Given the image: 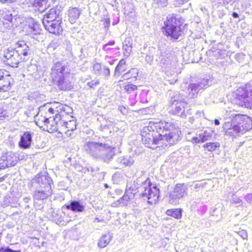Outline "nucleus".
Here are the masks:
<instances>
[{
  "label": "nucleus",
  "mask_w": 252,
  "mask_h": 252,
  "mask_svg": "<svg viewBox=\"0 0 252 252\" xmlns=\"http://www.w3.org/2000/svg\"><path fill=\"white\" fill-rule=\"evenodd\" d=\"M180 133L178 127L165 121H150L148 126L141 130L142 142L153 149L174 144L179 140Z\"/></svg>",
  "instance_id": "obj_1"
},
{
  "label": "nucleus",
  "mask_w": 252,
  "mask_h": 252,
  "mask_svg": "<svg viewBox=\"0 0 252 252\" xmlns=\"http://www.w3.org/2000/svg\"><path fill=\"white\" fill-rule=\"evenodd\" d=\"M125 191L126 193L132 194L133 197L137 192H140L141 196L146 198L148 203L151 205L156 204L159 196V188L156 184L152 183L149 178L142 182L139 187L134 183L127 184Z\"/></svg>",
  "instance_id": "obj_2"
},
{
  "label": "nucleus",
  "mask_w": 252,
  "mask_h": 252,
  "mask_svg": "<svg viewBox=\"0 0 252 252\" xmlns=\"http://www.w3.org/2000/svg\"><path fill=\"white\" fill-rule=\"evenodd\" d=\"M223 128L226 135L236 137L252 128V120L247 115L238 114L230 122H225Z\"/></svg>",
  "instance_id": "obj_3"
},
{
  "label": "nucleus",
  "mask_w": 252,
  "mask_h": 252,
  "mask_svg": "<svg viewBox=\"0 0 252 252\" xmlns=\"http://www.w3.org/2000/svg\"><path fill=\"white\" fill-rule=\"evenodd\" d=\"M70 71L69 65L61 62H55L52 67L50 77L60 90L66 91L72 89L69 79Z\"/></svg>",
  "instance_id": "obj_4"
},
{
  "label": "nucleus",
  "mask_w": 252,
  "mask_h": 252,
  "mask_svg": "<svg viewBox=\"0 0 252 252\" xmlns=\"http://www.w3.org/2000/svg\"><path fill=\"white\" fill-rule=\"evenodd\" d=\"M115 149L108 144L99 142H88L83 146V150L90 156L106 162L112 159Z\"/></svg>",
  "instance_id": "obj_5"
},
{
  "label": "nucleus",
  "mask_w": 252,
  "mask_h": 252,
  "mask_svg": "<svg viewBox=\"0 0 252 252\" xmlns=\"http://www.w3.org/2000/svg\"><path fill=\"white\" fill-rule=\"evenodd\" d=\"M164 24L163 29L167 36L177 39L182 35L183 31L180 27L179 17H177L175 14L168 15L164 22Z\"/></svg>",
  "instance_id": "obj_6"
},
{
  "label": "nucleus",
  "mask_w": 252,
  "mask_h": 252,
  "mask_svg": "<svg viewBox=\"0 0 252 252\" xmlns=\"http://www.w3.org/2000/svg\"><path fill=\"white\" fill-rule=\"evenodd\" d=\"M156 60L164 71L176 67V58L164 48L158 47L156 51Z\"/></svg>",
  "instance_id": "obj_7"
},
{
  "label": "nucleus",
  "mask_w": 252,
  "mask_h": 252,
  "mask_svg": "<svg viewBox=\"0 0 252 252\" xmlns=\"http://www.w3.org/2000/svg\"><path fill=\"white\" fill-rule=\"evenodd\" d=\"M209 82L208 79L204 78L197 83H192L189 85L185 83L182 85V88H187V91L185 92L182 90L179 94H180L187 100L194 98L197 96L200 90L209 86Z\"/></svg>",
  "instance_id": "obj_8"
},
{
  "label": "nucleus",
  "mask_w": 252,
  "mask_h": 252,
  "mask_svg": "<svg viewBox=\"0 0 252 252\" xmlns=\"http://www.w3.org/2000/svg\"><path fill=\"white\" fill-rule=\"evenodd\" d=\"M235 103L241 107L246 108L250 107V103L248 97H252V86L250 84H246L237 89L234 93Z\"/></svg>",
  "instance_id": "obj_9"
},
{
  "label": "nucleus",
  "mask_w": 252,
  "mask_h": 252,
  "mask_svg": "<svg viewBox=\"0 0 252 252\" xmlns=\"http://www.w3.org/2000/svg\"><path fill=\"white\" fill-rule=\"evenodd\" d=\"M171 107L172 108V112L174 115H177L183 117L185 116L184 113V106L185 104L188 103V100L183 96L177 92L172 96L170 100Z\"/></svg>",
  "instance_id": "obj_10"
},
{
  "label": "nucleus",
  "mask_w": 252,
  "mask_h": 252,
  "mask_svg": "<svg viewBox=\"0 0 252 252\" xmlns=\"http://www.w3.org/2000/svg\"><path fill=\"white\" fill-rule=\"evenodd\" d=\"M188 192V186L186 184H178L174 190L169 194V202L173 204H177L179 200L187 195Z\"/></svg>",
  "instance_id": "obj_11"
},
{
  "label": "nucleus",
  "mask_w": 252,
  "mask_h": 252,
  "mask_svg": "<svg viewBox=\"0 0 252 252\" xmlns=\"http://www.w3.org/2000/svg\"><path fill=\"white\" fill-rule=\"evenodd\" d=\"M2 23L4 28L6 30L14 29L22 22V19L18 15L13 16L9 11L2 14Z\"/></svg>",
  "instance_id": "obj_12"
},
{
  "label": "nucleus",
  "mask_w": 252,
  "mask_h": 252,
  "mask_svg": "<svg viewBox=\"0 0 252 252\" xmlns=\"http://www.w3.org/2000/svg\"><path fill=\"white\" fill-rule=\"evenodd\" d=\"M32 183L35 184V188H41L46 190H51L52 180L48 174H39L32 180Z\"/></svg>",
  "instance_id": "obj_13"
},
{
  "label": "nucleus",
  "mask_w": 252,
  "mask_h": 252,
  "mask_svg": "<svg viewBox=\"0 0 252 252\" xmlns=\"http://www.w3.org/2000/svg\"><path fill=\"white\" fill-rule=\"evenodd\" d=\"M48 115V113L47 109L44 105L40 106L39 108V111L35 117V123L39 127L42 128L44 126L48 127L50 124V116ZM44 129L45 128H43Z\"/></svg>",
  "instance_id": "obj_14"
},
{
  "label": "nucleus",
  "mask_w": 252,
  "mask_h": 252,
  "mask_svg": "<svg viewBox=\"0 0 252 252\" xmlns=\"http://www.w3.org/2000/svg\"><path fill=\"white\" fill-rule=\"evenodd\" d=\"M62 20L61 19L53 21H45L43 24L45 29L50 33L59 35L62 33L63 28L62 26Z\"/></svg>",
  "instance_id": "obj_15"
},
{
  "label": "nucleus",
  "mask_w": 252,
  "mask_h": 252,
  "mask_svg": "<svg viewBox=\"0 0 252 252\" xmlns=\"http://www.w3.org/2000/svg\"><path fill=\"white\" fill-rule=\"evenodd\" d=\"M4 58L6 63L9 66L14 67L21 62L22 58L14 49H7L4 53Z\"/></svg>",
  "instance_id": "obj_16"
},
{
  "label": "nucleus",
  "mask_w": 252,
  "mask_h": 252,
  "mask_svg": "<svg viewBox=\"0 0 252 252\" xmlns=\"http://www.w3.org/2000/svg\"><path fill=\"white\" fill-rule=\"evenodd\" d=\"M212 137V132L204 130L196 133L195 136L192 137L187 136V138L189 141L191 142L193 144H198L203 143L208 140Z\"/></svg>",
  "instance_id": "obj_17"
},
{
  "label": "nucleus",
  "mask_w": 252,
  "mask_h": 252,
  "mask_svg": "<svg viewBox=\"0 0 252 252\" xmlns=\"http://www.w3.org/2000/svg\"><path fill=\"white\" fill-rule=\"evenodd\" d=\"M62 14V9L61 6H56L51 8L45 15L42 20V23L46 21H53L59 19H62L61 16Z\"/></svg>",
  "instance_id": "obj_18"
},
{
  "label": "nucleus",
  "mask_w": 252,
  "mask_h": 252,
  "mask_svg": "<svg viewBox=\"0 0 252 252\" xmlns=\"http://www.w3.org/2000/svg\"><path fill=\"white\" fill-rule=\"evenodd\" d=\"M85 205L83 201L80 200H72L68 204L63 206L62 209L71 210L76 213L83 212L85 210Z\"/></svg>",
  "instance_id": "obj_19"
},
{
  "label": "nucleus",
  "mask_w": 252,
  "mask_h": 252,
  "mask_svg": "<svg viewBox=\"0 0 252 252\" xmlns=\"http://www.w3.org/2000/svg\"><path fill=\"white\" fill-rule=\"evenodd\" d=\"M45 107L47 109L48 113V115L56 116L57 114L60 113L62 111H64L63 105L59 102H54L52 104H45Z\"/></svg>",
  "instance_id": "obj_20"
},
{
  "label": "nucleus",
  "mask_w": 252,
  "mask_h": 252,
  "mask_svg": "<svg viewBox=\"0 0 252 252\" xmlns=\"http://www.w3.org/2000/svg\"><path fill=\"white\" fill-rule=\"evenodd\" d=\"M29 26L28 34L37 35L40 33V25L33 18H30L27 21Z\"/></svg>",
  "instance_id": "obj_21"
},
{
  "label": "nucleus",
  "mask_w": 252,
  "mask_h": 252,
  "mask_svg": "<svg viewBox=\"0 0 252 252\" xmlns=\"http://www.w3.org/2000/svg\"><path fill=\"white\" fill-rule=\"evenodd\" d=\"M4 71L0 70V92H7L11 89V84L8 77L4 76Z\"/></svg>",
  "instance_id": "obj_22"
},
{
  "label": "nucleus",
  "mask_w": 252,
  "mask_h": 252,
  "mask_svg": "<svg viewBox=\"0 0 252 252\" xmlns=\"http://www.w3.org/2000/svg\"><path fill=\"white\" fill-rule=\"evenodd\" d=\"M32 141V137L31 133L26 131L21 136L19 146L23 149L29 148L31 145Z\"/></svg>",
  "instance_id": "obj_23"
},
{
  "label": "nucleus",
  "mask_w": 252,
  "mask_h": 252,
  "mask_svg": "<svg viewBox=\"0 0 252 252\" xmlns=\"http://www.w3.org/2000/svg\"><path fill=\"white\" fill-rule=\"evenodd\" d=\"M33 198L34 200H44L52 194V191L41 188H35Z\"/></svg>",
  "instance_id": "obj_24"
},
{
  "label": "nucleus",
  "mask_w": 252,
  "mask_h": 252,
  "mask_svg": "<svg viewBox=\"0 0 252 252\" xmlns=\"http://www.w3.org/2000/svg\"><path fill=\"white\" fill-rule=\"evenodd\" d=\"M16 47L14 49L20 55L27 56L30 53V48L24 41H19L16 44Z\"/></svg>",
  "instance_id": "obj_25"
},
{
  "label": "nucleus",
  "mask_w": 252,
  "mask_h": 252,
  "mask_svg": "<svg viewBox=\"0 0 252 252\" xmlns=\"http://www.w3.org/2000/svg\"><path fill=\"white\" fill-rule=\"evenodd\" d=\"M5 163L7 164V167L15 165L17 162V158L14 153L9 152L2 156Z\"/></svg>",
  "instance_id": "obj_26"
},
{
  "label": "nucleus",
  "mask_w": 252,
  "mask_h": 252,
  "mask_svg": "<svg viewBox=\"0 0 252 252\" xmlns=\"http://www.w3.org/2000/svg\"><path fill=\"white\" fill-rule=\"evenodd\" d=\"M18 202L19 198L11 194L10 196H5L1 204L3 207L11 206L12 207H17L19 205Z\"/></svg>",
  "instance_id": "obj_27"
},
{
  "label": "nucleus",
  "mask_w": 252,
  "mask_h": 252,
  "mask_svg": "<svg viewBox=\"0 0 252 252\" xmlns=\"http://www.w3.org/2000/svg\"><path fill=\"white\" fill-rule=\"evenodd\" d=\"M116 162L120 165V167H124L132 165L134 160L131 156L120 157L116 159Z\"/></svg>",
  "instance_id": "obj_28"
},
{
  "label": "nucleus",
  "mask_w": 252,
  "mask_h": 252,
  "mask_svg": "<svg viewBox=\"0 0 252 252\" xmlns=\"http://www.w3.org/2000/svg\"><path fill=\"white\" fill-rule=\"evenodd\" d=\"M81 13V10L77 7H70L68 10L69 21L72 24L74 23L78 19Z\"/></svg>",
  "instance_id": "obj_29"
},
{
  "label": "nucleus",
  "mask_w": 252,
  "mask_h": 252,
  "mask_svg": "<svg viewBox=\"0 0 252 252\" xmlns=\"http://www.w3.org/2000/svg\"><path fill=\"white\" fill-rule=\"evenodd\" d=\"M113 236L111 234L108 233L102 235L99 239L98 246L100 248L106 247L110 242Z\"/></svg>",
  "instance_id": "obj_30"
},
{
  "label": "nucleus",
  "mask_w": 252,
  "mask_h": 252,
  "mask_svg": "<svg viewBox=\"0 0 252 252\" xmlns=\"http://www.w3.org/2000/svg\"><path fill=\"white\" fill-rule=\"evenodd\" d=\"M32 3L33 7L36 8L37 10L42 12L46 9L47 7L46 0H31Z\"/></svg>",
  "instance_id": "obj_31"
},
{
  "label": "nucleus",
  "mask_w": 252,
  "mask_h": 252,
  "mask_svg": "<svg viewBox=\"0 0 252 252\" xmlns=\"http://www.w3.org/2000/svg\"><path fill=\"white\" fill-rule=\"evenodd\" d=\"M126 62L125 60H121L115 70V75L119 76L126 70Z\"/></svg>",
  "instance_id": "obj_32"
},
{
  "label": "nucleus",
  "mask_w": 252,
  "mask_h": 252,
  "mask_svg": "<svg viewBox=\"0 0 252 252\" xmlns=\"http://www.w3.org/2000/svg\"><path fill=\"white\" fill-rule=\"evenodd\" d=\"M134 198L133 195L132 194H129L128 193H126V192L125 191L124 195L118 200V202L120 206H125L127 205L128 202H129L131 199Z\"/></svg>",
  "instance_id": "obj_33"
},
{
  "label": "nucleus",
  "mask_w": 252,
  "mask_h": 252,
  "mask_svg": "<svg viewBox=\"0 0 252 252\" xmlns=\"http://www.w3.org/2000/svg\"><path fill=\"white\" fill-rule=\"evenodd\" d=\"M132 43L129 38H126L123 42V49L125 51L124 55L128 56L131 52Z\"/></svg>",
  "instance_id": "obj_34"
},
{
  "label": "nucleus",
  "mask_w": 252,
  "mask_h": 252,
  "mask_svg": "<svg viewBox=\"0 0 252 252\" xmlns=\"http://www.w3.org/2000/svg\"><path fill=\"white\" fill-rule=\"evenodd\" d=\"M182 210L181 209H172L167 210L166 214L168 216H172L176 219H180L182 217Z\"/></svg>",
  "instance_id": "obj_35"
},
{
  "label": "nucleus",
  "mask_w": 252,
  "mask_h": 252,
  "mask_svg": "<svg viewBox=\"0 0 252 252\" xmlns=\"http://www.w3.org/2000/svg\"><path fill=\"white\" fill-rule=\"evenodd\" d=\"M55 117L53 116H50V124H49V126L47 127V130L50 131V132H53L54 131H58V125L56 124L55 122V120H54Z\"/></svg>",
  "instance_id": "obj_36"
},
{
  "label": "nucleus",
  "mask_w": 252,
  "mask_h": 252,
  "mask_svg": "<svg viewBox=\"0 0 252 252\" xmlns=\"http://www.w3.org/2000/svg\"><path fill=\"white\" fill-rule=\"evenodd\" d=\"M125 14L128 16H133L134 14V7L131 3H127L124 7Z\"/></svg>",
  "instance_id": "obj_37"
},
{
  "label": "nucleus",
  "mask_w": 252,
  "mask_h": 252,
  "mask_svg": "<svg viewBox=\"0 0 252 252\" xmlns=\"http://www.w3.org/2000/svg\"><path fill=\"white\" fill-rule=\"evenodd\" d=\"M220 144L218 142H209L203 145V147L208 151L213 152L215 151L218 147H220Z\"/></svg>",
  "instance_id": "obj_38"
},
{
  "label": "nucleus",
  "mask_w": 252,
  "mask_h": 252,
  "mask_svg": "<svg viewBox=\"0 0 252 252\" xmlns=\"http://www.w3.org/2000/svg\"><path fill=\"white\" fill-rule=\"evenodd\" d=\"M72 120H69L67 122L65 121V127L68 129V130H74L76 128V121L72 117Z\"/></svg>",
  "instance_id": "obj_39"
},
{
  "label": "nucleus",
  "mask_w": 252,
  "mask_h": 252,
  "mask_svg": "<svg viewBox=\"0 0 252 252\" xmlns=\"http://www.w3.org/2000/svg\"><path fill=\"white\" fill-rule=\"evenodd\" d=\"M112 181L114 184H118L124 181L123 175L119 172H116L112 176Z\"/></svg>",
  "instance_id": "obj_40"
},
{
  "label": "nucleus",
  "mask_w": 252,
  "mask_h": 252,
  "mask_svg": "<svg viewBox=\"0 0 252 252\" xmlns=\"http://www.w3.org/2000/svg\"><path fill=\"white\" fill-rule=\"evenodd\" d=\"M103 66H101V64L98 63H95L93 64V69L94 74L97 75H101L102 73Z\"/></svg>",
  "instance_id": "obj_41"
},
{
  "label": "nucleus",
  "mask_w": 252,
  "mask_h": 252,
  "mask_svg": "<svg viewBox=\"0 0 252 252\" xmlns=\"http://www.w3.org/2000/svg\"><path fill=\"white\" fill-rule=\"evenodd\" d=\"M124 89L125 92L127 93L131 94L134 93L137 90V86L131 83H128L125 86Z\"/></svg>",
  "instance_id": "obj_42"
},
{
  "label": "nucleus",
  "mask_w": 252,
  "mask_h": 252,
  "mask_svg": "<svg viewBox=\"0 0 252 252\" xmlns=\"http://www.w3.org/2000/svg\"><path fill=\"white\" fill-rule=\"evenodd\" d=\"M51 217L53 220L56 223H61L63 221L62 218L58 214L57 211H53L52 212Z\"/></svg>",
  "instance_id": "obj_43"
},
{
  "label": "nucleus",
  "mask_w": 252,
  "mask_h": 252,
  "mask_svg": "<svg viewBox=\"0 0 252 252\" xmlns=\"http://www.w3.org/2000/svg\"><path fill=\"white\" fill-rule=\"evenodd\" d=\"M206 185L207 183L205 182L198 181L194 183L191 186H193L194 189H196V191H198L204 188Z\"/></svg>",
  "instance_id": "obj_44"
},
{
  "label": "nucleus",
  "mask_w": 252,
  "mask_h": 252,
  "mask_svg": "<svg viewBox=\"0 0 252 252\" xmlns=\"http://www.w3.org/2000/svg\"><path fill=\"white\" fill-rule=\"evenodd\" d=\"M54 120H55V122L56 124H58V130L60 127L65 126V121H63L61 120V115H59V114H57L56 116H55Z\"/></svg>",
  "instance_id": "obj_45"
},
{
  "label": "nucleus",
  "mask_w": 252,
  "mask_h": 252,
  "mask_svg": "<svg viewBox=\"0 0 252 252\" xmlns=\"http://www.w3.org/2000/svg\"><path fill=\"white\" fill-rule=\"evenodd\" d=\"M103 25L106 31H107L110 25V18L107 16H104L101 20Z\"/></svg>",
  "instance_id": "obj_46"
},
{
  "label": "nucleus",
  "mask_w": 252,
  "mask_h": 252,
  "mask_svg": "<svg viewBox=\"0 0 252 252\" xmlns=\"http://www.w3.org/2000/svg\"><path fill=\"white\" fill-rule=\"evenodd\" d=\"M231 203L238 205H241L243 202L242 200L240 199L238 197L233 195L232 197Z\"/></svg>",
  "instance_id": "obj_47"
},
{
  "label": "nucleus",
  "mask_w": 252,
  "mask_h": 252,
  "mask_svg": "<svg viewBox=\"0 0 252 252\" xmlns=\"http://www.w3.org/2000/svg\"><path fill=\"white\" fill-rule=\"evenodd\" d=\"M154 1L160 7H165L168 4L167 0H154Z\"/></svg>",
  "instance_id": "obj_48"
},
{
  "label": "nucleus",
  "mask_w": 252,
  "mask_h": 252,
  "mask_svg": "<svg viewBox=\"0 0 252 252\" xmlns=\"http://www.w3.org/2000/svg\"><path fill=\"white\" fill-rule=\"evenodd\" d=\"M99 84L98 80H92L90 82H87V85L91 88L94 89Z\"/></svg>",
  "instance_id": "obj_49"
},
{
  "label": "nucleus",
  "mask_w": 252,
  "mask_h": 252,
  "mask_svg": "<svg viewBox=\"0 0 252 252\" xmlns=\"http://www.w3.org/2000/svg\"><path fill=\"white\" fill-rule=\"evenodd\" d=\"M110 71L109 68L106 66H103L101 75H104L106 77H108L110 75Z\"/></svg>",
  "instance_id": "obj_50"
},
{
  "label": "nucleus",
  "mask_w": 252,
  "mask_h": 252,
  "mask_svg": "<svg viewBox=\"0 0 252 252\" xmlns=\"http://www.w3.org/2000/svg\"><path fill=\"white\" fill-rule=\"evenodd\" d=\"M0 252H21L20 250H13L9 247H1Z\"/></svg>",
  "instance_id": "obj_51"
},
{
  "label": "nucleus",
  "mask_w": 252,
  "mask_h": 252,
  "mask_svg": "<svg viewBox=\"0 0 252 252\" xmlns=\"http://www.w3.org/2000/svg\"><path fill=\"white\" fill-rule=\"evenodd\" d=\"M128 73L130 74L132 77L136 78L138 75V71L136 68H131L128 71Z\"/></svg>",
  "instance_id": "obj_52"
},
{
  "label": "nucleus",
  "mask_w": 252,
  "mask_h": 252,
  "mask_svg": "<svg viewBox=\"0 0 252 252\" xmlns=\"http://www.w3.org/2000/svg\"><path fill=\"white\" fill-rule=\"evenodd\" d=\"M238 235L243 239H246L248 238V233L245 230H240L238 232Z\"/></svg>",
  "instance_id": "obj_53"
},
{
  "label": "nucleus",
  "mask_w": 252,
  "mask_h": 252,
  "mask_svg": "<svg viewBox=\"0 0 252 252\" xmlns=\"http://www.w3.org/2000/svg\"><path fill=\"white\" fill-rule=\"evenodd\" d=\"M7 168V164L5 163L2 157H0V170Z\"/></svg>",
  "instance_id": "obj_54"
},
{
  "label": "nucleus",
  "mask_w": 252,
  "mask_h": 252,
  "mask_svg": "<svg viewBox=\"0 0 252 252\" xmlns=\"http://www.w3.org/2000/svg\"><path fill=\"white\" fill-rule=\"evenodd\" d=\"M245 199L246 201L250 203H252V193H248L245 196Z\"/></svg>",
  "instance_id": "obj_55"
},
{
  "label": "nucleus",
  "mask_w": 252,
  "mask_h": 252,
  "mask_svg": "<svg viewBox=\"0 0 252 252\" xmlns=\"http://www.w3.org/2000/svg\"><path fill=\"white\" fill-rule=\"evenodd\" d=\"M145 60L148 63L151 64L153 61V57L150 55H146Z\"/></svg>",
  "instance_id": "obj_56"
},
{
  "label": "nucleus",
  "mask_w": 252,
  "mask_h": 252,
  "mask_svg": "<svg viewBox=\"0 0 252 252\" xmlns=\"http://www.w3.org/2000/svg\"><path fill=\"white\" fill-rule=\"evenodd\" d=\"M98 170H99V168L98 167L94 168L92 166H90L87 168V170L88 171V172L91 171L92 173H93L95 171H98Z\"/></svg>",
  "instance_id": "obj_57"
},
{
  "label": "nucleus",
  "mask_w": 252,
  "mask_h": 252,
  "mask_svg": "<svg viewBox=\"0 0 252 252\" xmlns=\"http://www.w3.org/2000/svg\"><path fill=\"white\" fill-rule=\"evenodd\" d=\"M130 74H129L128 73V72H127L126 73H125L124 74H123V75L122 76V78L125 79V80H126V79H128L130 78H132V76H130Z\"/></svg>",
  "instance_id": "obj_58"
},
{
  "label": "nucleus",
  "mask_w": 252,
  "mask_h": 252,
  "mask_svg": "<svg viewBox=\"0 0 252 252\" xmlns=\"http://www.w3.org/2000/svg\"><path fill=\"white\" fill-rule=\"evenodd\" d=\"M195 115L196 117H201L202 116H203L204 115V114L203 113V111L201 110H198L197 111Z\"/></svg>",
  "instance_id": "obj_59"
},
{
  "label": "nucleus",
  "mask_w": 252,
  "mask_h": 252,
  "mask_svg": "<svg viewBox=\"0 0 252 252\" xmlns=\"http://www.w3.org/2000/svg\"><path fill=\"white\" fill-rule=\"evenodd\" d=\"M119 109L120 111L123 114H124L126 110V107L123 106H119Z\"/></svg>",
  "instance_id": "obj_60"
},
{
  "label": "nucleus",
  "mask_w": 252,
  "mask_h": 252,
  "mask_svg": "<svg viewBox=\"0 0 252 252\" xmlns=\"http://www.w3.org/2000/svg\"><path fill=\"white\" fill-rule=\"evenodd\" d=\"M224 4H228L234 2L235 0H222Z\"/></svg>",
  "instance_id": "obj_61"
},
{
  "label": "nucleus",
  "mask_w": 252,
  "mask_h": 252,
  "mask_svg": "<svg viewBox=\"0 0 252 252\" xmlns=\"http://www.w3.org/2000/svg\"><path fill=\"white\" fill-rule=\"evenodd\" d=\"M115 191V193L118 195H120L123 192V190L120 189H116Z\"/></svg>",
  "instance_id": "obj_62"
},
{
  "label": "nucleus",
  "mask_w": 252,
  "mask_h": 252,
  "mask_svg": "<svg viewBox=\"0 0 252 252\" xmlns=\"http://www.w3.org/2000/svg\"><path fill=\"white\" fill-rule=\"evenodd\" d=\"M102 48L104 51H106L109 50L110 49L109 47H108V44H106L103 45Z\"/></svg>",
  "instance_id": "obj_63"
},
{
  "label": "nucleus",
  "mask_w": 252,
  "mask_h": 252,
  "mask_svg": "<svg viewBox=\"0 0 252 252\" xmlns=\"http://www.w3.org/2000/svg\"><path fill=\"white\" fill-rule=\"evenodd\" d=\"M31 200L30 197H26L24 198V201L25 203H29V201Z\"/></svg>",
  "instance_id": "obj_64"
}]
</instances>
